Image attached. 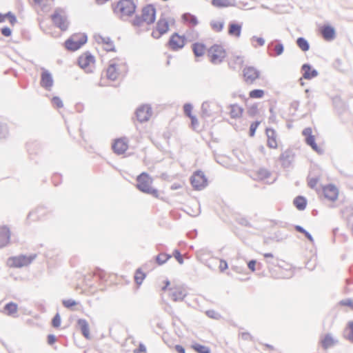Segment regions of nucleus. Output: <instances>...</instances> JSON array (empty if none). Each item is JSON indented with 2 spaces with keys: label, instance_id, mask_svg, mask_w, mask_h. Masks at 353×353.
<instances>
[{
  "label": "nucleus",
  "instance_id": "ea45409f",
  "mask_svg": "<svg viewBox=\"0 0 353 353\" xmlns=\"http://www.w3.org/2000/svg\"><path fill=\"white\" fill-rule=\"evenodd\" d=\"M99 38L101 39L103 43L106 44L108 46V47L105 48L107 51H116L114 43L110 37H102L99 36Z\"/></svg>",
  "mask_w": 353,
  "mask_h": 353
},
{
  "label": "nucleus",
  "instance_id": "6e6d98bb",
  "mask_svg": "<svg viewBox=\"0 0 353 353\" xmlns=\"http://www.w3.org/2000/svg\"><path fill=\"white\" fill-rule=\"evenodd\" d=\"M8 134V127L6 124L0 123V139L6 138Z\"/></svg>",
  "mask_w": 353,
  "mask_h": 353
},
{
  "label": "nucleus",
  "instance_id": "7c9ffc66",
  "mask_svg": "<svg viewBox=\"0 0 353 353\" xmlns=\"http://www.w3.org/2000/svg\"><path fill=\"white\" fill-rule=\"evenodd\" d=\"M294 206L299 210H304L307 206V199L303 196H297L293 201Z\"/></svg>",
  "mask_w": 353,
  "mask_h": 353
},
{
  "label": "nucleus",
  "instance_id": "de8ad7c7",
  "mask_svg": "<svg viewBox=\"0 0 353 353\" xmlns=\"http://www.w3.org/2000/svg\"><path fill=\"white\" fill-rule=\"evenodd\" d=\"M244 63L243 57L241 56H236L234 58V63L230 62L229 66L233 69H235V66L234 65H238L239 66H242Z\"/></svg>",
  "mask_w": 353,
  "mask_h": 353
},
{
  "label": "nucleus",
  "instance_id": "09e8293b",
  "mask_svg": "<svg viewBox=\"0 0 353 353\" xmlns=\"http://www.w3.org/2000/svg\"><path fill=\"white\" fill-rule=\"evenodd\" d=\"M205 314L210 319L219 320L221 318V315L214 310H208L205 312Z\"/></svg>",
  "mask_w": 353,
  "mask_h": 353
},
{
  "label": "nucleus",
  "instance_id": "0eeeda50",
  "mask_svg": "<svg viewBox=\"0 0 353 353\" xmlns=\"http://www.w3.org/2000/svg\"><path fill=\"white\" fill-rule=\"evenodd\" d=\"M186 38L185 36H181L177 32L171 35L168 41V47L173 51H177L182 49L185 45Z\"/></svg>",
  "mask_w": 353,
  "mask_h": 353
},
{
  "label": "nucleus",
  "instance_id": "4468645a",
  "mask_svg": "<svg viewBox=\"0 0 353 353\" xmlns=\"http://www.w3.org/2000/svg\"><path fill=\"white\" fill-rule=\"evenodd\" d=\"M295 153L292 149L288 148L283 152L279 157V161L283 168H290L294 160Z\"/></svg>",
  "mask_w": 353,
  "mask_h": 353
},
{
  "label": "nucleus",
  "instance_id": "864d4df0",
  "mask_svg": "<svg viewBox=\"0 0 353 353\" xmlns=\"http://www.w3.org/2000/svg\"><path fill=\"white\" fill-rule=\"evenodd\" d=\"M172 256H173L176 259V260L179 262V264L183 263V262H184L183 257L179 250L175 249L173 251Z\"/></svg>",
  "mask_w": 353,
  "mask_h": 353
},
{
  "label": "nucleus",
  "instance_id": "dca6fc26",
  "mask_svg": "<svg viewBox=\"0 0 353 353\" xmlns=\"http://www.w3.org/2000/svg\"><path fill=\"white\" fill-rule=\"evenodd\" d=\"M169 297L174 301H181L187 296L186 290L181 287L169 288Z\"/></svg>",
  "mask_w": 353,
  "mask_h": 353
},
{
  "label": "nucleus",
  "instance_id": "a878e982",
  "mask_svg": "<svg viewBox=\"0 0 353 353\" xmlns=\"http://www.w3.org/2000/svg\"><path fill=\"white\" fill-rule=\"evenodd\" d=\"M211 3L216 8H222L230 6H235L236 2V0H212Z\"/></svg>",
  "mask_w": 353,
  "mask_h": 353
},
{
  "label": "nucleus",
  "instance_id": "e433bc0d",
  "mask_svg": "<svg viewBox=\"0 0 353 353\" xmlns=\"http://www.w3.org/2000/svg\"><path fill=\"white\" fill-rule=\"evenodd\" d=\"M191 347L197 353H211V350L209 347L199 343H194Z\"/></svg>",
  "mask_w": 353,
  "mask_h": 353
},
{
  "label": "nucleus",
  "instance_id": "bf43d9fd",
  "mask_svg": "<svg viewBox=\"0 0 353 353\" xmlns=\"http://www.w3.org/2000/svg\"><path fill=\"white\" fill-rule=\"evenodd\" d=\"M6 18L8 19L12 26H14L17 21L16 16L12 12H8L6 13Z\"/></svg>",
  "mask_w": 353,
  "mask_h": 353
},
{
  "label": "nucleus",
  "instance_id": "c9c22d12",
  "mask_svg": "<svg viewBox=\"0 0 353 353\" xmlns=\"http://www.w3.org/2000/svg\"><path fill=\"white\" fill-rule=\"evenodd\" d=\"M296 45L303 52L308 51L310 49V43L304 37H299L296 39Z\"/></svg>",
  "mask_w": 353,
  "mask_h": 353
},
{
  "label": "nucleus",
  "instance_id": "f3484780",
  "mask_svg": "<svg viewBox=\"0 0 353 353\" xmlns=\"http://www.w3.org/2000/svg\"><path fill=\"white\" fill-rule=\"evenodd\" d=\"M323 193L324 196L331 201H336L339 195L338 189L333 184H328L323 187Z\"/></svg>",
  "mask_w": 353,
  "mask_h": 353
},
{
  "label": "nucleus",
  "instance_id": "603ef678",
  "mask_svg": "<svg viewBox=\"0 0 353 353\" xmlns=\"http://www.w3.org/2000/svg\"><path fill=\"white\" fill-rule=\"evenodd\" d=\"M236 222L241 225L252 228V223L245 217H240L236 219Z\"/></svg>",
  "mask_w": 353,
  "mask_h": 353
},
{
  "label": "nucleus",
  "instance_id": "473e14b6",
  "mask_svg": "<svg viewBox=\"0 0 353 353\" xmlns=\"http://www.w3.org/2000/svg\"><path fill=\"white\" fill-rule=\"evenodd\" d=\"M230 117L232 119H236L241 117L243 113V108L236 104H232L230 105Z\"/></svg>",
  "mask_w": 353,
  "mask_h": 353
},
{
  "label": "nucleus",
  "instance_id": "393cba45",
  "mask_svg": "<svg viewBox=\"0 0 353 353\" xmlns=\"http://www.w3.org/2000/svg\"><path fill=\"white\" fill-rule=\"evenodd\" d=\"M112 148L117 154H123L128 149V145L123 140L119 139L112 143Z\"/></svg>",
  "mask_w": 353,
  "mask_h": 353
},
{
  "label": "nucleus",
  "instance_id": "4c0bfd02",
  "mask_svg": "<svg viewBox=\"0 0 353 353\" xmlns=\"http://www.w3.org/2000/svg\"><path fill=\"white\" fill-rule=\"evenodd\" d=\"M171 257H172L171 254H165V253H160L157 256H155V261L158 265H162L166 261H168Z\"/></svg>",
  "mask_w": 353,
  "mask_h": 353
},
{
  "label": "nucleus",
  "instance_id": "5701e85b",
  "mask_svg": "<svg viewBox=\"0 0 353 353\" xmlns=\"http://www.w3.org/2000/svg\"><path fill=\"white\" fill-rule=\"evenodd\" d=\"M265 134L268 137L267 145L270 148H276L277 143L276 140V131L272 128H266Z\"/></svg>",
  "mask_w": 353,
  "mask_h": 353
},
{
  "label": "nucleus",
  "instance_id": "0e129e2a",
  "mask_svg": "<svg viewBox=\"0 0 353 353\" xmlns=\"http://www.w3.org/2000/svg\"><path fill=\"white\" fill-rule=\"evenodd\" d=\"M1 34L5 37H10L12 34V30L9 27L5 26L1 29Z\"/></svg>",
  "mask_w": 353,
  "mask_h": 353
},
{
  "label": "nucleus",
  "instance_id": "8fccbe9b",
  "mask_svg": "<svg viewBox=\"0 0 353 353\" xmlns=\"http://www.w3.org/2000/svg\"><path fill=\"white\" fill-rule=\"evenodd\" d=\"M258 106L257 104L256 103L250 106L247 110L248 114L251 117H254V116H256L258 114Z\"/></svg>",
  "mask_w": 353,
  "mask_h": 353
},
{
  "label": "nucleus",
  "instance_id": "3c124183",
  "mask_svg": "<svg viewBox=\"0 0 353 353\" xmlns=\"http://www.w3.org/2000/svg\"><path fill=\"white\" fill-rule=\"evenodd\" d=\"M260 123L261 122L259 121H255L251 123L250 127V130H249V135L250 137L254 136L256 130L258 126L259 125Z\"/></svg>",
  "mask_w": 353,
  "mask_h": 353
},
{
  "label": "nucleus",
  "instance_id": "39448f33",
  "mask_svg": "<svg viewBox=\"0 0 353 353\" xmlns=\"http://www.w3.org/2000/svg\"><path fill=\"white\" fill-rule=\"evenodd\" d=\"M208 55L210 57V61L213 64H219L225 57L226 52L222 46L214 44L208 50Z\"/></svg>",
  "mask_w": 353,
  "mask_h": 353
},
{
  "label": "nucleus",
  "instance_id": "9b49d317",
  "mask_svg": "<svg viewBox=\"0 0 353 353\" xmlns=\"http://www.w3.org/2000/svg\"><path fill=\"white\" fill-rule=\"evenodd\" d=\"M302 134L303 136L305 137V143H307V145L310 146L312 148V150L316 152L317 153H323V150L318 146L315 141V137L312 134V130L311 128H305L303 130Z\"/></svg>",
  "mask_w": 353,
  "mask_h": 353
},
{
  "label": "nucleus",
  "instance_id": "f8f14e48",
  "mask_svg": "<svg viewBox=\"0 0 353 353\" xmlns=\"http://www.w3.org/2000/svg\"><path fill=\"white\" fill-rule=\"evenodd\" d=\"M152 108L148 105H141L135 112L137 119L140 123L148 121L152 116Z\"/></svg>",
  "mask_w": 353,
  "mask_h": 353
},
{
  "label": "nucleus",
  "instance_id": "72a5a7b5",
  "mask_svg": "<svg viewBox=\"0 0 353 353\" xmlns=\"http://www.w3.org/2000/svg\"><path fill=\"white\" fill-rule=\"evenodd\" d=\"M77 325L81 329L82 334L88 339V324L85 319H80L77 321Z\"/></svg>",
  "mask_w": 353,
  "mask_h": 353
},
{
  "label": "nucleus",
  "instance_id": "13d9d810",
  "mask_svg": "<svg viewBox=\"0 0 353 353\" xmlns=\"http://www.w3.org/2000/svg\"><path fill=\"white\" fill-rule=\"evenodd\" d=\"M52 103L58 108H62L63 105L62 100L59 97H53L52 99Z\"/></svg>",
  "mask_w": 353,
  "mask_h": 353
},
{
  "label": "nucleus",
  "instance_id": "c85d7f7f",
  "mask_svg": "<svg viewBox=\"0 0 353 353\" xmlns=\"http://www.w3.org/2000/svg\"><path fill=\"white\" fill-rule=\"evenodd\" d=\"M192 49L194 56L196 57H200L205 54L206 47L203 43L196 42L192 45Z\"/></svg>",
  "mask_w": 353,
  "mask_h": 353
},
{
  "label": "nucleus",
  "instance_id": "680f3d73",
  "mask_svg": "<svg viewBox=\"0 0 353 353\" xmlns=\"http://www.w3.org/2000/svg\"><path fill=\"white\" fill-rule=\"evenodd\" d=\"M192 105L190 103H185L183 105V111L186 116L188 117L192 116Z\"/></svg>",
  "mask_w": 353,
  "mask_h": 353
},
{
  "label": "nucleus",
  "instance_id": "f03ea898",
  "mask_svg": "<svg viewBox=\"0 0 353 353\" xmlns=\"http://www.w3.org/2000/svg\"><path fill=\"white\" fill-rule=\"evenodd\" d=\"M152 179L146 172H142L137 178V188L143 193L152 196L154 198L159 197V192L157 189L151 186Z\"/></svg>",
  "mask_w": 353,
  "mask_h": 353
},
{
  "label": "nucleus",
  "instance_id": "58836bf2",
  "mask_svg": "<svg viewBox=\"0 0 353 353\" xmlns=\"http://www.w3.org/2000/svg\"><path fill=\"white\" fill-rule=\"evenodd\" d=\"M146 276V274L143 272L141 268H138L136 272H135V274H134V281L135 283L138 285H140L143 281L144 280V279L145 278Z\"/></svg>",
  "mask_w": 353,
  "mask_h": 353
},
{
  "label": "nucleus",
  "instance_id": "338daca9",
  "mask_svg": "<svg viewBox=\"0 0 353 353\" xmlns=\"http://www.w3.org/2000/svg\"><path fill=\"white\" fill-rule=\"evenodd\" d=\"M281 232L280 231L276 232L274 234V236L272 237H270V239L272 241H276L277 242L282 241L283 239H285V237H281Z\"/></svg>",
  "mask_w": 353,
  "mask_h": 353
},
{
  "label": "nucleus",
  "instance_id": "6ab92c4d",
  "mask_svg": "<svg viewBox=\"0 0 353 353\" xmlns=\"http://www.w3.org/2000/svg\"><path fill=\"white\" fill-rule=\"evenodd\" d=\"M320 32L326 41H332L336 37V30L329 24H325L320 28Z\"/></svg>",
  "mask_w": 353,
  "mask_h": 353
},
{
  "label": "nucleus",
  "instance_id": "c756f323",
  "mask_svg": "<svg viewBox=\"0 0 353 353\" xmlns=\"http://www.w3.org/2000/svg\"><path fill=\"white\" fill-rule=\"evenodd\" d=\"M77 63L86 73L88 72V51H85L78 58Z\"/></svg>",
  "mask_w": 353,
  "mask_h": 353
},
{
  "label": "nucleus",
  "instance_id": "a18cd8bd",
  "mask_svg": "<svg viewBox=\"0 0 353 353\" xmlns=\"http://www.w3.org/2000/svg\"><path fill=\"white\" fill-rule=\"evenodd\" d=\"M105 274L103 270L97 268L92 274V279L97 278L99 281L102 282L105 280Z\"/></svg>",
  "mask_w": 353,
  "mask_h": 353
},
{
  "label": "nucleus",
  "instance_id": "5fc2aeb1",
  "mask_svg": "<svg viewBox=\"0 0 353 353\" xmlns=\"http://www.w3.org/2000/svg\"><path fill=\"white\" fill-rule=\"evenodd\" d=\"M61 325V316L57 313L52 319V325L53 327L57 328Z\"/></svg>",
  "mask_w": 353,
  "mask_h": 353
},
{
  "label": "nucleus",
  "instance_id": "20e7f679",
  "mask_svg": "<svg viewBox=\"0 0 353 353\" xmlns=\"http://www.w3.org/2000/svg\"><path fill=\"white\" fill-rule=\"evenodd\" d=\"M88 41L86 34L82 35H72L68 38L64 43L65 48L70 51H76L79 50Z\"/></svg>",
  "mask_w": 353,
  "mask_h": 353
},
{
  "label": "nucleus",
  "instance_id": "f704fd0d",
  "mask_svg": "<svg viewBox=\"0 0 353 353\" xmlns=\"http://www.w3.org/2000/svg\"><path fill=\"white\" fill-rule=\"evenodd\" d=\"M294 229L296 232H300L303 234L305 238L312 243L314 244V239L312 234L307 232L305 228H303L302 226L296 225H294Z\"/></svg>",
  "mask_w": 353,
  "mask_h": 353
},
{
  "label": "nucleus",
  "instance_id": "69168bd1",
  "mask_svg": "<svg viewBox=\"0 0 353 353\" xmlns=\"http://www.w3.org/2000/svg\"><path fill=\"white\" fill-rule=\"evenodd\" d=\"M219 268L221 272H224L228 268L227 261L223 259H221L219 261Z\"/></svg>",
  "mask_w": 353,
  "mask_h": 353
},
{
  "label": "nucleus",
  "instance_id": "6e6552de",
  "mask_svg": "<svg viewBox=\"0 0 353 353\" xmlns=\"http://www.w3.org/2000/svg\"><path fill=\"white\" fill-rule=\"evenodd\" d=\"M35 255L30 256H26L25 255L12 256L8 259V263L10 267L21 268L29 265L35 259Z\"/></svg>",
  "mask_w": 353,
  "mask_h": 353
},
{
  "label": "nucleus",
  "instance_id": "aec40b11",
  "mask_svg": "<svg viewBox=\"0 0 353 353\" xmlns=\"http://www.w3.org/2000/svg\"><path fill=\"white\" fill-rule=\"evenodd\" d=\"M11 232L7 225L0 227V248L8 245L10 240Z\"/></svg>",
  "mask_w": 353,
  "mask_h": 353
},
{
  "label": "nucleus",
  "instance_id": "c03bdc74",
  "mask_svg": "<svg viewBox=\"0 0 353 353\" xmlns=\"http://www.w3.org/2000/svg\"><path fill=\"white\" fill-rule=\"evenodd\" d=\"M264 96V90L261 89H254L250 92L249 97L252 99H261Z\"/></svg>",
  "mask_w": 353,
  "mask_h": 353
},
{
  "label": "nucleus",
  "instance_id": "4be33fe9",
  "mask_svg": "<svg viewBox=\"0 0 353 353\" xmlns=\"http://www.w3.org/2000/svg\"><path fill=\"white\" fill-rule=\"evenodd\" d=\"M156 30L161 32V34H164L168 32L169 22L165 18L164 14H161L157 22Z\"/></svg>",
  "mask_w": 353,
  "mask_h": 353
},
{
  "label": "nucleus",
  "instance_id": "9d476101",
  "mask_svg": "<svg viewBox=\"0 0 353 353\" xmlns=\"http://www.w3.org/2000/svg\"><path fill=\"white\" fill-rule=\"evenodd\" d=\"M244 81L248 84H252L260 77V71L253 66H245L243 70Z\"/></svg>",
  "mask_w": 353,
  "mask_h": 353
},
{
  "label": "nucleus",
  "instance_id": "2f4dec72",
  "mask_svg": "<svg viewBox=\"0 0 353 353\" xmlns=\"http://www.w3.org/2000/svg\"><path fill=\"white\" fill-rule=\"evenodd\" d=\"M201 114L203 118H209L213 116L214 112L210 108L208 101H204L201 105Z\"/></svg>",
  "mask_w": 353,
  "mask_h": 353
},
{
  "label": "nucleus",
  "instance_id": "bb28decb",
  "mask_svg": "<svg viewBox=\"0 0 353 353\" xmlns=\"http://www.w3.org/2000/svg\"><path fill=\"white\" fill-rule=\"evenodd\" d=\"M118 65L116 63L111 62L107 69V77L108 79L114 81L118 77Z\"/></svg>",
  "mask_w": 353,
  "mask_h": 353
},
{
  "label": "nucleus",
  "instance_id": "f257e3e1",
  "mask_svg": "<svg viewBox=\"0 0 353 353\" xmlns=\"http://www.w3.org/2000/svg\"><path fill=\"white\" fill-rule=\"evenodd\" d=\"M112 8L114 15L125 21L135 13L137 5L133 0H119L112 3Z\"/></svg>",
  "mask_w": 353,
  "mask_h": 353
},
{
  "label": "nucleus",
  "instance_id": "052dcab7",
  "mask_svg": "<svg viewBox=\"0 0 353 353\" xmlns=\"http://www.w3.org/2000/svg\"><path fill=\"white\" fill-rule=\"evenodd\" d=\"M341 305L348 306L353 310V300L351 299H343L339 302Z\"/></svg>",
  "mask_w": 353,
  "mask_h": 353
},
{
  "label": "nucleus",
  "instance_id": "b1692460",
  "mask_svg": "<svg viewBox=\"0 0 353 353\" xmlns=\"http://www.w3.org/2000/svg\"><path fill=\"white\" fill-rule=\"evenodd\" d=\"M242 30V24L231 21L228 24V34L235 37H239L241 36Z\"/></svg>",
  "mask_w": 353,
  "mask_h": 353
},
{
  "label": "nucleus",
  "instance_id": "a19ab883",
  "mask_svg": "<svg viewBox=\"0 0 353 353\" xmlns=\"http://www.w3.org/2000/svg\"><path fill=\"white\" fill-rule=\"evenodd\" d=\"M334 345V339L330 334H327L324 339L322 340V347L324 349H327Z\"/></svg>",
  "mask_w": 353,
  "mask_h": 353
},
{
  "label": "nucleus",
  "instance_id": "774afa93",
  "mask_svg": "<svg viewBox=\"0 0 353 353\" xmlns=\"http://www.w3.org/2000/svg\"><path fill=\"white\" fill-rule=\"evenodd\" d=\"M348 326L350 328V334L348 335L347 339L353 342V321H350L348 323Z\"/></svg>",
  "mask_w": 353,
  "mask_h": 353
},
{
  "label": "nucleus",
  "instance_id": "49530a36",
  "mask_svg": "<svg viewBox=\"0 0 353 353\" xmlns=\"http://www.w3.org/2000/svg\"><path fill=\"white\" fill-rule=\"evenodd\" d=\"M257 175L261 180H263L268 179L271 173L265 168H260L257 172Z\"/></svg>",
  "mask_w": 353,
  "mask_h": 353
},
{
  "label": "nucleus",
  "instance_id": "4d7b16f0",
  "mask_svg": "<svg viewBox=\"0 0 353 353\" xmlns=\"http://www.w3.org/2000/svg\"><path fill=\"white\" fill-rule=\"evenodd\" d=\"M62 304L63 305V306L66 308H70L72 307V306H74V305H77V303L74 301V300H72V299H67V300H63L62 301Z\"/></svg>",
  "mask_w": 353,
  "mask_h": 353
},
{
  "label": "nucleus",
  "instance_id": "e2e57ef3",
  "mask_svg": "<svg viewBox=\"0 0 353 353\" xmlns=\"http://www.w3.org/2000/svg\"><path fill=\"white\" fill-rule=\"evenodd\" d=\"M318 181H319L318 178H316V177L311 178L308 180L307 185L310 188L314 189L316 187Z\"/></svg>",
  "mask_w": 353,
  "mask_h": 353
},
{
  "label": "nucleus",
  "instance_id": "423d86ee",
  "mask_svg": "<svg viewBox=\"0 0 353 353\" xmlns=\"http://www.w3.org/2000/svg\"><path fill=\"white\" fill-rule=\"evenodd\" d=\"M190 183L194 190H201L208 185V179L201 170H196L190 177Z\"/></svg>",
  "mask_w": 353,
  "mask_h": 353
},
{
  "label": "nucleus",
  "instance_id": "79ce46f5",
  "mask_svg": "<svg viewBox=\"0 0 353 353\" xmlns=\"http://www.w3.org/2000/svg\"><path fill=\"white\" fill-rule=\"evenodd\" d=\"M210 26L214 31H215L216 32H221L223 29L224 22L223 21H212L210 22Z\"/></svg>",
  "mask_w": 353,
  "mask_h": 353
},
{
  "label": "nucleus",
  "instance_id": "7ed1b4c3",
  "mask_svg": "<svg viewBox=\"0 0 353 353\" xmlns=\"http://www.w3.org/2000/svg\"><path fill=\"white\" fill-rule=\"evenodd\" d=\"M51 19L53 24L62 32L68 30L70 23L64 9L61 8H55L51 15Z\"/></svg>",
  "mask_w": 353,
  "mask_h": 353
},
{
  "label": "nucleus",
  "instance_id": "412c9836",
  "mask_svg": "<svg viewBox=\"0 0 353 353\" xmlns=\"http://www.w3.org/2000/svg\"><path fill=\"white\" fill-rule=\"evenodd\" d=\"M18 311V305L16 303L10 301L7 303L3 307L1 312L9 316L15 317Z\"/></svg>",
  "mask_w": 353,
  "mask_h": 353
},
{
  "label": "nucleus",
  "instance_id": "1a4fd4ad",
  "mask_svg": "<svg viewBox=\"0 0 353 353\" xmlns=\"http://www.w3.org/2000/svg\"><path fill=\"white\" fill-rule=\"evenodd\" d=\"M54 85V79L49 70L41 68L40 85L47 91H50Z\"/></svg>",
  "mask_w": 353,
  "mask_h": 353
},
{
  "label": "nucleus",
  "instance_id": "cd10ccee",
  "mask_svg": "<svg viewBox=\"0 0 353 353\" xmlns=\"http://www.w3.org/2000/svg\"><path fill=\"white\" fill-rule=\"evenodd\" d=\"M181 19L185 23L192 26H196L199 23L197 17L190 12L183 14Z\"/></svg>",
  "mask_w": 353,
  "mask_h": 353
},
{
  "label": "nucleus",
  "instance_id": "ddd939ff",
  "mask_svg": "<svg viewBox=\"0 0 353 353\" xmlns=\"http://www.w3.org/2000/svg\"><path fill=\"white\" fill-rule=\"evenodd\" d=\"M141 15L144 19H146V23L148 25L152 24L156 20L157 10L154 5L148 4L142 8Z\"/></svg>",
  "mask_w": 353,
  "mask_h": 353
},
{
  "label": "nucleus",
  "instance_id": "a211bd4d",
  "mask_svg": "<svg viewBox=\"0 0 353 353\" xmlns=\"http://www.w3.org/2000/svg\"><path fill=\"white\" fill-rule=\"evenodd\" d=\"M301 71L303 74V78L307 80H311L319 75V72L312 68L310 63H304L301 68Z\"/></svg>",
  "mask_w": 353,
  "mask_h": 353
},
{
  "label": "nucleus",
  "instance_id": "2eb2a0df",
  "mask_svg": "<svg viewBox=\"0 0 353 353\" xmlns=\"http://www.w3.org/2000/svg\"><path fill=\"white\" fill-rule=\"evenodd\" d=\"M283 44L279 40H274L268 46V52L270 57L279 56L283 54Z\"/></svg>",
  "mask_w": 353,
  "mask_h": 353
},
{
  "label": "nucleus",
  "instance_id": "37998d69",
  "mask_svg": "<svg viewBox=\"0 0 353 353\" xmlns=\"http://www.w3.org/2000/svg\"><path fill=\"white\" fill-rule=\"evenodd\" d=\"M146 23V19H144L142 15L136 14L134 19L131 21L132 25L134 27H141L143 23Z\"/></svg>",
  "mask_w": 353,
  "mask_h": 353
}]
</instances>
